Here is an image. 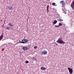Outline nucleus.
I'll return each instance as SVG.
<instances>
[{
  "label": "nucleus",
  "mask_w": 74,
  "mask_h": 74,
  "mask_svg": "<svg viewBox=\"0 0 74 74\" xmlns=\"http://www.w3.org/2000/svg\"><path fill=\"white\" fill-rule=\"evenodd\" d=\"M56 42L59 43V44H64L65 42L63 41L62 39L59 38L58 40L56 41Z\"/></svg>",
  "instance_id": "obj_1"
},
{
  "label": "nucleus",
  "mask_w": 74,
  "mask_h": 74,
  "mask_svg": "<svg viewBox=\"0 0 74 74\" xmlns=\"http://www.w3.org/2000/svg\"><path fill=\"white\" fill-rule=\"evenodd\" d=\"M27 42H28V40L26 39H22L21 42L19 41L20 43H22V44H26Z\"/></svg>",
  "instance_id": "obj_2"
},
{
  "label": "nucleus",
  "mask_w": 74,
  "mask_h": 74,
  "mask_svg": "<svg viewBox=\"0 0 74 74\" xmlns=\"http://www.w3.org/2000/svg\"><path fill=\"white\" fill-rule=\"evenodd\" d=\"M60 3L61 4H62V7H65V3L64 2V1H60Z\"/></svg>",
  "instance_id": "obj_3"
},
{
  "label": "nucleus",
  "mask_w": 74,
  "mask_h": 74,
  "mask_svg": "<svg viewBox=\"0 0 74 74\" xmlns=\"http://www.w3.org/2000/svg\"><path fill=\"white\" fill-rule=\"evenodd\" d=\"M68 69L69 70V71L70 74H73V69H72L71 68H68Z\"/></svg>",
  "instance_id": "obj_4"
},
{
  "label": "nucleus",
  "mask_w": 74,
  "mask_h": 74,
  "mask_svg": "<svg viewBox=\"0 0 74 74\" xmlns=\"http://www.w3.org/2000/svg\"><path fill=\"white\" fill-rule=\"evenodd\" d=\"M73 4H71V8L74 10V1H73L72 2Z\"/></svg>",
  "instance_id": "obj_5"
},
{
  "label": "nucleus",
  "mask_w": 74,
  "mask_h": 74,
  "mask_svg": "<svg viewBox=\"0 0 74 74\" xmlns=\"http://www.w3.org/2000/svg\"><path fill=\"white\" fill-rule=\"evenodd\" d=\"M22 49H23V50L24 51H26V50H27V49H29V48H27V47H23Z\"/></svg>",
  "instance_id": "obj_6"
},
{
  "label": "nucleus",
  "mask_w": 74,
  "mask_h": 74,
  "mask_svg": "<svg viewBox=\"0 0 74 74\" xmlns=\"http://www.w3.org/2000/svg\"><path fill=\"white\" fill-rule=\"evenodd\" d=\"M42 55H43L44 54V55H47V51H42Z\"/></svg>",
  "instance_id": "obj_7"
},
{
  "label": "nucleus",
  "mask_w": 74,
  "mask_h": 74,
  "mask_svg": "<svg viewBox=\"0 0 74 74\" xmlns=\"http://www.w3.org/2000/svg\"><path fill=\"white\" fill-rule=\"evenodd\" d=\"M3 38V34H1V36H0V41L2 40Z\"/></svg>",
  "instance_id": "obj_8"
},
{
  "label": "nucleus",
  "mask_w": 74,
  "mask_h": 74,
  "mask_svg": "<svg viewBox=\"0 0 74 74\" xmlns=\"http://www.w3.org/2000/svg\"><path fill=\"white\" fill-rule=\"evenodd\" d=\"M40 69L42 70H46V68L44 67V66H42V67H41L40 68Z\"/></svg>",
  "instance_id": "obj_9"
},
{
  "label": "nucleus",
  "mask_w": 74,
  "mask_h": 74,
  "mask_svg": "<svg viewBox=\"0 0 74 74\" xmlns=\"http://www.w3.org/2000/svg\"><path fill=\"white\" fill-rule=\"evenodd\" d=\"M8 9L9 10H12V6H8Z\"/></svg>",
  "instance_id": "obj_10"
},
{
  "label": "nucleus",
  "mask_w": 74,
  "mask_h": 74,
  "mask_svg": "<svg viewBox=\"0 0 74 74\" xmlns=\"http://www.w3.org/2000/svg\"><path fill=\"white\" fill-rule=\"evenodd\" d=\"M9 25L11 27L13 26V24H12L11 23L10 24H9Z\"/></svg>",
  "instance_id": "obj_11"
},
{
  "label": "nucleus",
  "mask_w": 74,
  "mask_h": 74,
  "mask_svg": "<svg viewBox=\"0 0 74 74\" xmlns=\"http://www.w3.org/2000/svg\"><path fill=\"white\" fill-rule=\"evenodd\" d=\"M57 21H54L53 22V24H56V23H57Z\"/></svg>",
  "instance_id": "obj_12"
},
{
  "label": "nucleus",
  "mask_w": 74,
  "mask_h": 74,
  "mask_svg": "<svg viewBox=\"0 0 74 74\" xmlns=\"http://www.w3.org/2000/svg\"><path fill=\"white\" fill-rule=\"evenodd\" d=\"M56 4V3H52V5H53V6L55 5Z\"/></svg>",
  "instance_id": "obj_13"
},
{
  "label": "nucleus",
  "mask_w": 74,
  "mask_h": 74,
  "mask_svg": "<svg viewBox=\"0 0 74 74\" xmlns=\"http://www.w3.org/2000/svg\"><path fill=\"white\" fill-rule=\"evenodd\" d=\"M58 21H63V19H58Z\"/></svg>",
  "instance_id": "obj_14"
},
{
  "label": "nucleus",
  "mask_w": 74,
  "mask_h": 74,
  "mask_svg": "<svg viewBox=\"0 0 74 74\" xmlns=\"http://www.w3.org/2000/svg\"><path fill=\"white\" fill-rule=\"evenodd\" d=\"M6 29H8H8H10V27H7Z\"/></svg>",
  "instance_id": "obj_15"
},
{
  "label": "nucleus",
  "mask_w": 74,
  "mask_h": 74,
  "mask_svg": "<svg viewBox=\"0 0 74 74\" xmlns=\"http://www.w3.org/2000/svg\"><path fill=\"white\" fill-rule=\"evenodd\" d=\"M34 49H37V46H35L34 47Z\"/></svg>",
  "instance_id": "obj_16"
},
{
  "label": "nucleus",
  "mask_w": 74,
  "mask_h": 74,
  "mask_svg": "<svg viewBox=\"0 0 74 74\" xmlns=\"http://www.w3.org/2000/svg\"><path fill=\"white\" fill-rule=\"evenodd\" d=\"M60 26L59 25H55V27H59Z\"/></svg>",
  "instance_id": "obj_17"
},
{
  "label": "nucleus",
  "mask_w": 74,
  "mask_h": 74,
  "mask_svg": "<svg viewBox=\"0 0 74 74\" xmlns=\"http://www.w3.org/2000/svg\"><path fill=\"white\" fill-rule=\"evenodd\" d=\"M59 26H62V24L60 23H59Z\"/></svg>",
  "instance_id": "obj_18"
},
{
  "label": "nucleus",
  "mask_w": 74,
  "mask_h": 74,
  "mask_svg": "<svg viewBox=\"0 0 74 74\" xmlns=\"http://www.w3.org/2000/svg\"><path fill=\"white\" fill-rule=\"evenodd\" d=\"M33 60H37V59L35 58H34V57H33Z\"/></svg>",
  "instance_id": "obj_19"
},
{
  "label": "nucleus",
  "mask_w": 74,
  "mask_h": 74,
  "mask_svg": "<svg viewBox=\"0 0 74 74\" xmlns=\"http://www.w3.org/2000/svg\"><path fill=\"white\" fill-rule=\"evenodd\" d=\"M48 8H49V5L47 6V10H48Z\"/></svg>",
  "instance_id": "obj_20"
},
{
  "label": "nucleus",
  "mask_w": 74,
  "mask_h": 74,
  "mask_svg": "<svg viewBox=\"0 0 74 74\" xmlns=\"http://www.w3.org/2000/svg\"><path fill=\"white\" fill-rule=\"evenodd\" d=\"M54 44H55V45H58V44L56 43V42H55L54 43Z\"/></svg>",
  "instance_id": "obj_21"
},
{
  "label": "nucleus",
  "mask_w": 74,
  "mask_h": 74,
  "mask_svg": "<svg viewBox=\"0 0 74 74\" xmlns=\"http://www.w3.org/2000/svg\"><path fill=\"white\" fill-rule=\"evenodd\" d=\"M26 63H29V61H27L25 62Z\"/></svg>",
  "instance_id": "obj_22"
},
{
  "label": "nucleus",
  "mask_w": 74,
  "mask_h": 74,
  "mask_svg": "<svg viewBox=\"0 0 74 74\" xmlns=\"http://www.w3.org/2000/svg\"><path fill=\"white\" fill-rule=\"evenodd\" d=\"M47 12H48V10H47Z\"/></svg>",
  "instance_id": "obj_23"
},
{
  "label": "nucleus",
  "mask_w": 74,
  "mask_h": 74,
  "mask_svg": "<svg viewBox=\"0 0 74 74\" xmlns=\"http://www.w3.org/2000/svg\"><path fill=\"white\" fill-rule=\"evenodd\" d=\"M65 12V14H66V12Z\"/></svg>",
  "instance_id": "obj_24"
}]
</instances>
